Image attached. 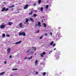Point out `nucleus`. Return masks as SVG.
Returning a JSON list of instances; mask_svg holds the SVG:
<instances>
[{
    "label": "nucleus",
    "instance_id": "09e8293b",
    "mask_svg": "<svg viewBox=\"0 0 76 76\" xmlns=\"http://www.w3.org/2000/svg\"><path fill=\"white\" fill-rule=\"evenodd\" d=\"M42 17L43 18H44V16H42Z\"/></svg>",
    "mask_w": 76,
    "mask_h": 76
},
{
    "label": "nucleus",
    "instance_id": "6ab92c4d",
    "mask_svg": "<svg viewBox=\"0 0 76 76\" xmlns=\"http://www.w3.org/2000/svg\"><path fill=\"white\" fill-rule=\"evenodd\" d=\"M53 43H54V42L52 41L50 43V45H52L53 44Z\"/></svg>",
    "mask_w": 76,
    "mask_h": 76
},
{
    "label": "nucleus",
    "instance_id": "aec40b11",
    "mask_svg": "<svg viewBox=\"0 0 76 76\" xmlns=\"http://www.w3.org/2000/svg\"><path fill=\"white\" fill-rule=\"evenodd\" d=\"M12 24V22H9V23H8V25L10 26Z\"/></svg>",
    "mask_w": 76,
    "mask_h": 76
},
{
    "label": "nucleus",
    "instance_id": "9d476101",
    "mask_svg": "<svg viewBox=\"0 0 76 76\" xmlns=\"http://www.w3.org/2000/svg\"><path fill=\"white\" fill-rule=\"evenodd\" d=\"M21 42H22V41H20L18 42H15V44H20Z\"/></svg>",
    "mask_w": 76,
    "mask_h": 76
},
{
    "label": "nucleus",
    "instance_id": "6e6552de",
    "mask_svg": "<svg viewBox=\"0 0 76 76\" xmlns=\"http://www.w3.org/2000/svg\"><path fill=\"white\" fill-rule=\"evenodd\" d=\"M32 48L33 49V51H36V50H37V49H36V47H32Z\"/></svg>",
    "mask_w": 76,
    "mask_h": 76
},
{
    "label": "nucleus",
    "instance_id": "473e14b6",
    "mask_svg": "<svg viewBox=\"0 0 76 76\" xmlns=\"http://www.w3.org/2000/svg\"><path fill=\"white\" fill-rule=\"evenodd\" d=\"M46 9H48V5H47L46 6Z\"/></svg>",
    "mask_w": 76,
    "mask_h": 76
},
{
    "label": "nucleus",
    "instance_id": "4468645a",
    "mask_svg": "<svg viewBox=\"0 0 76 76\" xmlns=\"http://www.w3.org/2000/svg\"><path fill=\"white\" fill-rule=\"evenodd\" d=\"M30 19L31 20V21H32V22H34V19H33V18H30Z\"/></svg>",
    "mask_w": 76,
    "mask_h": 76
},
{
    "label": "nucleus",
    "instance_id": "79ce46f5",
    "mask_svg": "<svg viewBox=\"0 0 76 76\" xmlns=\"http://www.w3.org/2000/svg\"><path fill=\"white\" fill-rule=\"evenodd\" d=\"M27 57H26L25 58V59H27Z\"/></svg>",
    "mask_w": 76,
    "mask_h": 76
},
{
    "label": "nucleus",
    "instance_id": "a211bd4d",
    "mask_svg": "<svg viewBox=\"0 0 76 76\" xmlns=\"http://www.w3.org/2000/svg\"><path fill=\"white\" fill-rule=\"evenodd\" d=\"M37 62H38V60H36L35 62V66H37Z\"/></svg>",
    "mask_w": 76,
    "mask_h": 76
},
{
    "label": "nucleus",
    "instance_id": "72a5a7b5",
    "mask_svg": "<svg viewBox=\"0 0 76 76\" xmlns=\"http://www.w3.org/2000/svg\"><path fill=\"white\" fill-rule=\"evenodd\" d=\"M36 75H38V72L37 71L36 72Z\"/></svg>",
    "mask_w": 76,
    "mask_h": 76
},
{
    "label": "nucleus",
    "instance_id": "f3484780",
    "mask_svg": "<svg viewBox=\"0 0 76 76\" xmlns=\"http://www.w3.org/2000/svg\"><path fill=\"white\" fill-rule=\"evenodd\" d=\"M18 69V68H15V69L14 68V69H12V70L15 71V70H17Z\"/></svg>",
    "mask_w": 76,
    "mask_h": 76
},
{
    "label": "nucleus",
    "instance_id": "9b49d317",
    "mask_svg": "<svg viewBox=\"0 0 76 76\" xmlns=\"http://www.w3.org/2000/svg\"><path fill=\"white\" fill-rule=\"evenodd\" d=\"M31 50L29 49L28 50H27V51L26 52V53H29V54H30V51H31Z\"/></svg>",
    "mask_w": 76,
    "mask_h": 76
},
{
    "label": "nucleus",
    "instance_id": "f8f14e48",
    "mask_svg": "<svg viewBox=\"0 0 76 76\" xmlns=\"http://www.w3.org/2000/svg\"><path fill=\"white\" fill-rule=\"evenodd\" d=\"M15 7V6L14 5H13L12 6H9L8 7L9 8H12V9H13V7Z\"/></svg>",
    "mask_w": 76,
    "mask_h": 76
},
{
    "label": "nucleus",
    "instance_id": "4c0bfd02",
    "mask_svg": "<svg viewBox=\"0 0 76 76\" xmlns=\"http://www.w3.org/2000/svg\"><path fill=\"white\" fill-rule=\"evenodd\" d=\"M55 45H56V44H53V47H54V46H55Z\"/></svg>",
    "mask_w": 76,
    "mask_h": 76
},
{
    "label": "nucleus",
    "instance_id": "2f4dec72",
    "mask_svg": "<svg viewBox=\"0 0 76 76\" xmlns=\"http://www.w3.org/2000/svg\"><path fill=\"white\" fill-rule=\"evenodd\" d=\"M9 58H12V56L10 55V56Z\"/></svg>",
    "mask_w": 76,
    "mask_h": 76
},
{
    "label": "nucleus",
    "instance_id": "e433bc0d",
    "mask_svg": "<svg viewBox=\"0 0 76 76\" xmlns=\"http://www.w3.org/2000/svg\"><path fill=\"white\" fill-rule=\"evenodd\" d=\"M39 30H38V31H37V33H39Z\"/></svg>",
    "mask_w": 76,
    "mask_h": 76
},
{
    "label": "nucleus",
    "instance_id": "8fccbe9b",
    "mask_svg": "<svg viewBox=\"0 0 76 76\" xmlns=\"http://www.w3.org/2000/svg\"><path fill=\"white\" fill-rule=\"evenodd\" d=\"M44 20H45V19H44Z\"/></svg>",
    "mask_w": 76,
    "mask_h": 76
},
{
    "label": "nucleus",
    "instance_id": "3c124183",
    "mask_svg": "<svg viewBox=\"0 0 76 76\" xmlns=\"http://www.w3.org/2000/svg\"><path fill=\"white\" fill-rule=\"evenodd\" d=\"M52 51V50H51L50 53H51V52Z\"/></svg>",
    "mask_w": 76,
    "mask_h": 76
},
{
    "label": "nucleus",
    "instance_id": "20e7f679",
    "mask_svg": "<svg viewBox=\"0 0 76 76\" xmlns=\"http://www.w3.org/2000/svg\"><path fill=\"white\" fill-rule=\"evenodd\" d=\"M57 55H56V58L57 59H58L59 58V55L60 54V52H58V53L57 54Z\"/></svg>",
    "mask_w": 76,
    "mask_h": 76
},
{
    "label": "nucleus",
    "instance_id": "7c9ffc66",
    "mask_svg": "<svg viewBox=\"0 0 76 76\" xmlns=\"http://www.w3.org/2000/svg\"><path fill=\"white\" fill-rule=\"evenodd\" d=\"M46 74V73L45 72H43V76H45V74Z\"/></svg>",
    "mask_w": 76,
    "mask_h": 76
},
{
    "label": "nucleus",
    "instance_id": "a19ab883",
    "mask_svg": "<svg viewBox=\"0 0 76 76\" xmlns=\"http://www.w3.org/2000/svg\"><path fill=\"white\" fill-rule=\"evenodd\" d=\"M35 26H38V24H36L35 25Z\"/></svg>",
    "mask_w": 76,
    "mask_h": 76
},
{
    "label": "nucleus",
    "instance_id": "c85d7f7f",
    "mask_svg": "<svg viewBox=\"0 0 76 76\" xmlns=\"http://www.w3.org/2000/svg\"><path fill=\"white\" fill-rule=\"evenodd\" d=\"M3 37H5L6 35H5V34H3L2 35Z\"/></svg>",
    "mask_w": 76,
    "mask_h": 76
},
{
    "label": "nucleus",
    "instance_id": "c9c22d12",
    "mask_svg": "<svg viewBox=\"0 0 76 76\" xmlns=\"http://www.w3.org/2000/svg\"><path fill=\"white\" fill-rule=\"evenodd\" d=\"M50 35H51V36H52V32H51L50 33Z\"/></svg>",
    "mask_w": 76,
    "mask_h": 76
},
{
    "label": "nucleus",
    "instance_id": "c756f323",
    "mask_svg": "<svg viewBox=\"0 0 76 76\" xmlns=\"http://www.w3.org/2000/svg\"><path fill=\"white\" fill-rule=\"evenodd\" d=\"M41 56L42 57H44V55H43L42 54H41Z\"/></svg>",
    "mask_w": 76,
    "mask_h": 76
},
{
    "label": "nucleus",
    "instance_id": "c03bdc74",
    "mask_svg": "<svg viewBox=\"0 0 76 76\" xmlns=\"http://www.w3.org/2000/svg\"><path fill=\"white\" fill-rule=\"evenodd\" d=\"M19 13V11L17 12V13Z\"/></svg>",
    "mask_w": 76,
    "mask_h": 76
},
{
    "label": "nucleus",
    "instance_id": "cd10ccee",
    "mask_svg": "<svg viewBox=\"0 0 76 76\" xmlns=\"http://www.w3.org/2000/svg\"><path fill=\"white\" fill-rule=\"evenodd\" d=\"M32 56H31V57H30V58H28V59L29 60V59H32Z\"/></svg>",
    "mask_w": 76,
    "mask_h": 76
},
{
    "label": "nucleus",
    "instance_id": "dca6fc26",
    "mask_svg": "<svg viewBox=\"0 0 76 76\" xmlns=\"http://www.w3.org/2000/svg\"><path fill=\"white\" fill-rule=\"evenodd\" d=\"M34 52L33 51H31L30 52V54H34Z\"/></svg>",
    "mask_w": 76,
    "mask_h": 76
},
{
    "label": "nucleus",
    "instance_id": "a878e982",
    "mask_svg": "<svg viewBox=\"0 0 76 76\" xmlns=\"http://www.w3.org/2000/svg\"><path fill=\"white\" fill-rule=\"evenodd\" d=\"M4 72H3L1 73V74H0V75L1 76V75H3V74H4Z\"/></svg>",
    "mask_w": 76,
    "mask_h": 76
},
{
    "label": "nucleus",
    "instance_id": "0eeeda50",
    "mask_svg": "<svg viewBox=\"0 0 76 76\" xmlns=\"http://www.w3.org/2000/svg\"><path fill=\"white\" fill-rule=\"evenodd\" d=\"M28 7V4H26L25 5V6L24 7V9H27Z\"/></svg>",
    "mask_w": 76,
    "mask_h": 76
},
{
    "label": "nucleus",
    "instance_id": "412c9836",
    "mask_svg": "<svg viewBox=\"0 0 76 76\" xmlns=\"http://www.w3.org/2000/svg\"><path fill=\"white\" fill-rule=\"evenodd\" d=\"M43 7H41V11L42 12H43Z\"/></svg>",
    "mask_w": 76,
    "mask_h": 76
},
{
    "label": "nucleus",
    "instance_id": "a18cd8bd",
    "mask_svg": "<svg viewBox=\"0 0 76 76\" xmlns=\"http://www.w3.org/2000/svg\"><path fill=\"white\" fill-rule=\"evenodd\" d=\"M58 33H59V32H58V33L57 34V35L58 34Z\"/></svg>",
    "mask_w": 76,
    "mask_h": 76
},
{
    "label": "nucleus",
    "instance_id": "b1692460",
    "mask_svg": "<svg viewBox=\"0 0 76 76\" xmlns=\"http://www.w3.org/2000/svg\"><path fill=\"white\" fill-rule=\"evenodd\" d=\"M6 37H10V35H9V34H7L6 35Z\"/></svg>",
    "mask_w": 76,
    "mask_h": 76
},
{
    "label": "nucleus",
    "instance_id": "f704fd0d",
    "mask_svg": "<svg viewBox=\"0 0 76 76\" xmlns=\"http://www.w3.org/2000/svg\"><path fill=\"white\" fill-rule=\"evenodd\" d=\"M42 37H43L42 36L41 37H39V38L40 39H42Z\"/></svg>",
    "mask_w": 76,
    "mask_h": 76
},
{
    "label": "nucleus",
    "instance_id": "de8ad7c7",
    "mask_svg": "<svg viewBox=\"0 0 76 76\" xmlns=\"http://www.w3.org/2000/svg\"><path fill=\"white\" fill-rule=\"evenodd\" d=\"M42 22H43V20H42Z\"/></svg>",
    "mask_w": 76,
    "mask_h": 76
},
{
    "label": "nucleus",
    "instance_id": "ea45409f",
    "mask_svg": "<svg viewBox=\"0 0 76 76\" xmlns=\"http://www.w3.org/2000/svg\"><path fill=\"white\" fill-rule=\"evenodd\" d=\"M4 64H6V61H5L4 62Z\"/></svg>",
    "mask_w": 76,
    "mask_h": 76
},
{
    "label": "nucleus",
    "instance_id": "58836bf2",
    "mask_svg": "<svg viewBox=\"0 0 76 76\" xmlns=\"http://www.w3.org/2000/svg\"><path fill=\"white\" fill-rule=\"evenodd\" d=\"M45 36H47V33L45 34Z\"/></svg>",
    "mask_w": 76,
    "mask_h": 76
},
{
    "label": "nucleus",
    "instance_id": "2eb2a0df",
    "mask_svg": "<svg viewBox=\"0 0 76 76\" xmlns=\"http://www.w3.org/2000/svg\"><path fill=\"white\" fill-rule=\"evenodd\" d=\"M43 25H44V27L45 28H46V27L47 26V24H46V23H44Z\"/></svg>",
    "mask_w": 76,
    "mask_h": 76
},
{
    "label": "nucleus",
    "instance_id": "5701e85b",
    "mask_svg": "<svg viewBox=\"0 0 76 76\" xmlns=\"http://www.w3.org/2000/svg\"><path fill=\"white\" fill-rule=\"evenodd\" d=\"M33 16L34 17H36V16H37V15L35 14H34L33 15Z\"/></svg>",
    "mask_w": 76,
    "mask_h": 76
},
{
    "label": "nucleus",
    "instance_id": "ddd939ff",
    "mask_svg": "<svg viewBox=\"0 0 76 76\" xmlns=\"http://www.w3.org/2000/svg\"><path fill=\"white\" fill-rule=\"evenodd\" d=\"M38 26H41V23L40 22H38Z\"/></svg>",
    "mask_w": 76,
    "mask_h": 76
},
{
    "label": "nucleus",
    "instance_id": "bb28decb",
    "mask_svg": "<svg viewBox=\"0 0 76 76\" xmlns=\"http://www.w3.org/2000/svg\"><path fill=\"white\" fill-rule=\"evenodd\" d=\"M41 0H39V1H38V3H39V4H40V3H41Z\"/></svg>",
    "mask_w": 76,
    "mask_h": 76
},
{
    "label": "nucleus",
    "instance_id": "393cba45",
    "mask_svg": "<svg viewBox=\"0 0 76 76\" xmlns=\"http://www.w3.org/2000/svg\"><path fill=\"white\" fill-rule=\"evenodd\" d=\"M42 54L43 55H45V54H46V53H45V52H44L42 53Z\"/></svg>",
    "mask_w": 76,
    "mask_h": 76
},
{
    "label": "nucleus",
    "instance_id": "603ef678",
    "mask_svg": "<svg viewBox=\"0 0 76 76\" xmlns=\"http://www.w3.org/2000/svg\"><path fill=\"white\" fill-rule=\"evenodd\" d=\"M49 54H50V53H49Z\"/></svg>",
    "mask_w": 76,
    "mask_h": 76
},
{
    "label": "nucleus",
    "instance_id": "f03ea898",
    "mask_svg": "<svg viewBox=\"0 0 76 76\" xmlns=\"http://www.w3.org/2000/svg\"><path fill=\"white\" fill-rule=\"evenodd\" d=\"M33 12H37V11L34 10V9H33L30 11V12L29 13V15H32Z\"/></svg>",
    "mask_w": 76,
    "mask_h": 76
},
{
    "label": "nucleus",
    "instance_id": "7ed1b4c3",
    "mask_svg": "<svg viewBox=\"0 0 76 76\" xmlns=\"http://www.w3.org/2000/svg\"><path fill=\"white\" fill-rule=\"evenodd\" d=\"M9 10V8H7L6 9V8L4 7L1 10V12H4V11H7Z\"/></svg>",
    "mask_w": 76,
    "mask_h": 76
},
{
    "label": "nucleus",
    "instance_id": "39448f33",
    "mask_svg": "<svg viewBox=\"0 0 76 76\" xmlns=\"http://www.w3.org/2000/svg\"><path fill=\"white\" fill-rule=\"evenodd\" d=\"M10 50H11V49H10V48H9L7 50V54H9V53H10Z\"/></svg>",
    "mask_w": 76,
    "mask_h": 76
},
{
    "label": "nucleus",
    "instance_id": "49530a36",
    "mask_svg": "<svg viewBox=\"0 0 76 76\" xmlns=\"http://www.w3.org/2000/svg\"><path fill=\"white\" fill-rule=\"evenodd\" d=\"M56 50V48H55L54 49V50Z\"/></svg>",
    "mask_w": 76,
    "mask_h": 76
},
{
    "label": "nucleus",
    "instance_id": "4be33fe9",
    "mask_svg": "<svg viewBox=\"0 0 76 76\" xmlns=\"http://www.w3.org/2000/svg\"><path fill=\"white\" fill-rule=\"evenodd\" d=\"M29 20L28 18H26V22H28Z\"/></svg>",
    "mask_w": 76,
    "mask_h": 76
},
{
    "label": "nucleus",
    "instance_id": "37998d69",
    "mask_svg": "<svg viewBox=\"0 0 76 76\" xmlns=\"http://www.w3.org/2000/svg\"><path fill=\"white\" fill-rule=\"evenodd\" d=\"M36 5V4H34L33 5V6H35Z\"/></svg>",
    "mask_w": 76,
    "mask_h": 76
},
{
    "label": "nucleus",
    "instance_id": "f257e3e1",
    "mask_svg": "<svg viewBox=\"0 0 76 76\" xmlns=\"http://www.w3.org/2000/svg\"><path fill=\"white\" fill-rule=\"evenodd\" d=\"M19 36H22V35H23V36H24V37H25V36H26V34L24 32H20V33H19Z\"/></svg>",
    "mask_w": 76,
    "mask_h": 76
},
{
    "label": "nucleus",
    "instance_id": "1a4fd4ad",
    "mask_svg": "<svg viewBox=\"0 0 76 76\" xmlns=\"http://www.w3.org/2000/svg\"><path fill=\"white\" fill-rule=\"evenodd\" d=\"M19 26L20 28H22V27H23V24H22V23H21L19 24Z\"/></svg>",
    "mask_w": 76,
    "mask_h": 76
},
{
    "label": "nucleus",
    "instance_id": "423d86ee",
    "mask_svg": "<svg viewBox=\"0 0 76 76\" xmlns=\"http://www.w3.org/2000/svg\"><path fill=\"white\" fill-rule=\"evenodd\" d=\"M4 27H5V25H1L0 26V28H1V29H3L4 28Z\"/></svg>",
    "mask_w": 76,
    "mask_h": 76
}]
</instances>
